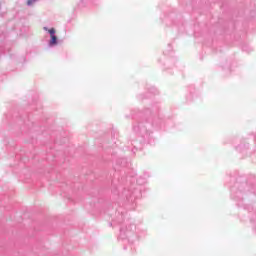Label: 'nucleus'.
Returning <instances> with one entry per match:
<instances>
[{
    "label": "nucleus",
    "mask_w": 256,
    "mask_h": 256,
    "mask_svg": "<svg viewBox=\"0 0 256 256\" xmlns=\"http://www.w3.org/2000/svg\"><path fill=\"white\" fill-rule=\"evenodd\" d=\"M45 31H47V28H44Z\"/></svg>",
    "instance_id": "4"
},
{
    "label": "nucleus",
    "mask_w": 256,
    "mask_h": 256,
    "mask_svg": "<svg viewBox=\"0 0 256 256\" xmlns=\"http://www.w3.org/2000/svg\"><path fill=\"white\" fill-rule=\"evenodd\" d=\"M48 33H50V37L55 36V28L49 29Z\"/></svg>",
    "instance_id": "2"
},
{
    "label": "nucleus",
    "mask_w": 256,
    "mask_h": 256,
    "mask_svg": "<svg viewBox=\"0 0 256 256\" xmlns=\"http://www.w3.org/2000/svg\"><path fill=\"white\" fill-rule=\"evenodd\" d=\"M35 1H37V0H28L27 5H33V3H35Z\"/></svg>",
    "instance_id": "3"
},
{
    "label": "nucleus",
    "mask_w": 256,
    "mask_h": 256,
    "mask_svg": "<svg viewBox=\"0 0 256 256\" xmlns=\"http://www.w3.org/2000/svg\"><path fill=\"white\" fill-rule=\"evenodd\" d=\"M51 40H50V45H57V36H50Z\"/></svg>",
    "instance_id": "1"
}]
</instances>
